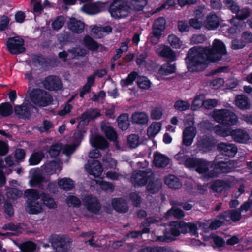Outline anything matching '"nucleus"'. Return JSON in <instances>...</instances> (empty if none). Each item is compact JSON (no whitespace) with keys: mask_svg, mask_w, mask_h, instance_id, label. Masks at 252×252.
Wrapping results in <instances>:
<instances>
[{"mask_svg":"<svg viewBox=\"0 0 252 252\" xmlns=\"http://www.w3.org/2000/svg\"><path fill=\"white\" fill-rule=\"evenodd\" d=\"M209 54L206 47L202 49L194 47L190 49L186 58L187 67L191 72L202 71L206 67V63L209 62Z\"/></svg>","mask_w":252,"mask_h":252,"instance_id":"obj_1","label":"nucleus"},{"mask_svg":"<svg viewBox=\"0 0 252 252\" xmlns=\"http://www.w3.org/2000/svg\"><path fill=\"white\" fill-rule=\"evenodd\" d=\"M26 95L33 103L39 107L49 106L53 100L48 92L39 88L32 89L31 86L28 87Z\"/></svg>","mask_w":252,"mask_h":252,"instance_id":"obj_2","label":"nucleus"},{"mask_svg":"<svg viewBox=\"0 0 252 252\" xmlns=\"http://www.w3.org/2000/svg\"><path fill=\"white\" fill-rule=\"evenodd\" d=\"M25 196L27 198L25 210L30 214H38L44 211L42 202L39 193L34 189H28L24 192Z\"/></svg>","mask_w":252,"mask_h":252,"instance_id":"obj_3","label":"nucleus"},{"mask_svg":"<svg viewBox=\"0 0 252 252\" xmlns=\"http://www.w3.org/2000/svg\"><path fill=\"white\" fill-rule=\"evenodd\" d=\"M208 51L209 62L214 63L222 59V56L227 55V52L224 44L219 39H215L213 42L212 48L206 47Z\"/></svg>","mask_w":252,"mask_h":252,"instance_id":"obj_4","label":"nucleus"},{"mask_svg":"<svg viewBox=\"0 0 252 252\" xmlns=\"http://www.w3.org/2000/svg\"><path fill=\"white\" fill-rule=\"evenodd\" d=\"M212 117L218 123L229 126L236 125L238 117L233 112L227 109H216L212 113Z\"/></svg>","mask_w":252,"mask_h":252,"instance_id":"obj_5","label":"nucleus"},{"mask_svg":"<svg viewBox=\"0 0 252 252\" xmlns=\"http://www.w3.org/2000/svg\"><path fill=\"white\" fill-rule=\"evenodd\" d=\"M49 241L57 252H68L72 243L71 239L64 235H53L50 237Z\"/></svg>","mask_w":252,"mask_h":252,"instance_id":"obj_6","label":"nucleus"},{"mask_svg":"<svg viewBox=\"0 0 252 252\" xmlns=\"http://www.w3.org/2000/svg\"><path fill=\"white\" fill-rule=\"evenodd\" d=\"M154 179V174L150 169L145 170H136L132 173L130 181L135 187L145 186L148 181Z\"/></svg>","mask_w":252,"mask_h":252,"instance_id":"obj_7","label":"nucleus"},{"mask_svg":"<svg viewBox=\"0 0 252 252\" xmlns=\"http://www.w3.org/2000/svg\"><path fill=\"white\" fill-rule=\"evenodd\" d=\"M109 11L113 17L122 18L126 17L129 15L130 8L125 2L117 0L111 4Z\"/></svg>","mask_w":252,"mask_h":252,"instance_id":"obj_8","label":"nucleus"},{"mask_svg":"<svg viewBox=\"0 0 252 252\" xmlns=\"http://www.w3.org/2000/svg\"><path fill=\"white\" fill-rule=\"evenodd\" d=\"M213 172L216 174L229 173L232 171L235 167V162L229 159H216L213 162Z\"/></svg>","mask_w":252,"mask_h":252,"instance_id":"obj_9","label":"nucleus"},{"mask_svg":"<svg viewBox=\"0 0 252 252\" xmlns=\"http://www.w3.org/2000/svg\"><path fill=\"white\" fill-rule=\"evenodd\" d=\"M8 51L12 54L17 55L24 53L25 51L24 41L20 36L8 38L6 42Z\"/></svg>","mask_w":252,"mask_h":252,"instance_id":"obj_10","label":"nucleus"},{"mask_svg":"<svg viewBox=\"0 0 252 252\" xmlns=\"http://www.w3.org/2000/svg\"><path fill=\"white\" fill-rule=\"evenodd\" d=\"M83 205L89 212L94 214H97L101 207L97 198L91 195L83 198Z\"/></svg>","mask_w":252,"mask_h":252,"instance_id":"obj_11","label":"nucleus"},{"mask_svg":"<svg viewBox=\"0 0 252 252\" xmlns=\"http://www.w3.org/2000/svg\"><path fill=\"white\" fill-rule=\"evenodd\" d=\"M212 166V165L210 162L200 159L196 171L202 174L204 178H213L216 177V174L213 172V169H210Z\"/></svg>","mask_w":252,"mask_h":252,"instance_id":"obj_12","label":"nucleus"},{"mask_svg":"<svg viewBox=\"0 0 252 252\" xmlns=\"http://www.w3.org/2000/svg\"><path fill=\"white\" fill-rule=\"evenodd\" d=\"M196 134L197 129L195 126H186L183 131L182 144L186 146H190Z\"/></svg>","mask_w":252,"mask_h":252,"instance_id":"obj_13","label":"nucleus"},{"mask_svg":"<svg viewBox=\"0 0 252 252\" xmlns=\"http://www.w3.org/2000/svg\"><path fill=\"white\" fill-rule=\"evenodd\" d=\"M43 84L46 89L50 91H58L62 88L61 79L55 76H50L46 78Z\"/></svg>","mask_w":252,"mask_h":252,"instance_id":"obj_14","label":"nucleus"},{"mask_svg":"<svg viewBox=\"0 0 252 252\" xmlns=\"http://www.w3.org/2000/svg\"><path fill=\"white\" fill-rule=\"evenodd\" d=\"M33 106L29 102H24L21 105H17L14 108L16 115L20 118H29L31 115V109Z\"/></svg>","mask_w":252,"mask_h":252,"instance_id":"obj_15","label":"nucleus"},{"mask_svg":"<svg viewBox=\"0 0 252 252\" xmlns=\"http://www.w3.org/2000/svg\"><path fill=\"white\" fill-rule=\"evenodd\" d=\"M85 168L89 174L95 177L100 176L103 171L100 163L96 160L88 161Z\"/></svg>","mask_w":252,"mask_h":252,"instance_id":"obj_16","label":"nucleus"},{"mask_svg":"<svg viewBox=\"0 0 252 252\" xmlns=\"http://www.w3.org/2000/svg\"><path fill=\"white\" fill-rule=\"evenodd\" d=\"M217 149L222 154L227 156L233 157L237 152V148L233 144L221 142L217 145Z\"/></svg>","mask_w":252,"mask_h":252,"instance_id":"obj_17","label":"nucleus"},{"mask_svg":"<svg viewBox=\"0 0 252 252\" xmlns=\"http://www.w3.org/2000/svg\"><path fill=\"white\" fill-rule=\"evenodd\" d=\"M67 26L68 28L74 33L80 34L84 32L85 25L80 20L71 18L67 23Z\"/></svg>","mask_w":252,"mask_h":252,"instance_id":"obj_18","label":"nucleus"},{"mask_svg":"<svg viewBox=\"0 0 252 252\" xmlns=\"http://www.w3.org/2000/svg\"><path fill=\"white\" fill-rule=\"evenodd\" d=\"M131 119L133 124L142 126L148 123L149 116L145 112L136 111L132 114Z\"/></svg>","mask_w":252,"mask_h":252,"instance_id":"obj_19","label":"nucleus"},{"mask_svg":"<svg viewBox=\"0 0 252 252\" xmlns=\"http://www.w3.org/2000/svg\"><path fill=\"white\" fill-rule=\"evenodd\" d=\"M157 53L163 57H165L170 61H174L176 59L175 52L168 46L163 45H159L156 49Z\"/></svg>","mask_w":252,"mask_h":252,"instance_id":"obj_20","label":"nucleus"},{"mask_svg":"<svg viewBox=\"0 0 252 252\" xmlns=\"http://www.w3.org/2000/svg\"><path fill=\"white\" fill-rule=\"evenodd\" d=\"M220 25V21L218 17L214 13H210L208 15L204 21V26L209 30H212L218 28Z\"/></svg>","mask_w":252,"mask_h":252,"instance_id":"obj_21","label":"nucleus"},{"mask_svg":"<svg viewBox=\"0 0 252 252\" xmlns=\"http://www.w3.org/2000/svg\"><path fill=\"white\" fill-rule=\"evenodd\" d=\"M100 115V112L97 109L90 108L82 113L79 119L83 124H88L91 120L97 118Z\"/></svg>","mask_w":252,"mask_h":252,"instance_id":"obj_22","label":"nucleus"},{"mask_svg":"<svg viewBox=\"0 0 252 252\" xmlns=\"http://www.w3.org/2000/svg\"><path fill=\"white\" fill-rule=\"evenodd\" d=\"M206 225L205 223H200L198 222H196L195 223H186L183 221V228L186 230L185 233L189 232L193 235H197L198 228L201 227L205 228Z\"/></svg>","mask_w":252,"mask_h":252,"instance_id":"obj_23","label":"nucleus"},{"mask_svg":"<svg viewBox=\"0 0 252 252\" xmlns=\"http://www.w3.org/2000/svg\"><path fill=\"white\" fill-rule=\"evenodd\" d=\"M154 156L153 162L156 167H164L169 163V158L164 155L156 152L154 154Z\"/></svg>","mask_w":252,"mask_h":252,"instance_id":"obj_24","label":"nucleus"},{"mask_svg":"<svg viewBox=\"0 0 252 252\" xmlns=\"http://www.w3.org/2000/svg\"><path fill=\"white\" fill-rule=\"evenodd\" d=\"M230 135L235 141L240 143H245L250 139L248 133L242 129L231 130Z\"/></svg>","mask_w":252,"mask_h":252,"instance_id":"obj_25","label":"nucleus"},{"mask_svg":"<svg viewBox=\"0 0 252 252\" xmlns=\"http://www.w3.org/2000/svg\"><path fill=\"white\" fill-rule=\"evenodd\" d=\"M235 104L242 110L248 109L251 106L249 98L244 94L237 95L235 97Z\"/></svg>","mask_w":252,"mask_h":252,"instance_id":"obj_26","label":"nucleus"},{"mask_svg":"<svg viewBox=\"0 0 252 252\" xmlns=\"http://www.w3.org/2000/svg\"><path fill=\"white\" fill-rule=\"evenodd\" d=\"M112 205L117 212L126 213L128 210V207L126 201L121 198H115L112 201Z\"/></svg>","mask_w":252,"mask_h":252,"instance_id":"obj_27","label":"nucleus"},{"mask_svg":"<svg viewBox=\"0 0 252 252\" xmlns=\"http://www.w3.org/2000/svg\"><path fill=\"white\" fill-rule=\"evenodd\" d=\"M211 188L215 192H221L230 188V182L228 181L217 180L212 184Z\"/></svg>","mask_w":252,"mask_h":252,"instance_id":"obj_28","label":"nucleus"},{"mask_svg":"<svg viewBox=\"0 0 252 252\" xmlns=\"http://www.w3.org/2000/svg\"><path fill=\"white\" fill-rule=\"evenodd\" d=\"M171 234L174 236H178L181 233H185V230L183 228V221H174L170 224Z\"/></svg>","mask_w":252,"mask_h":252,"instance_id":"obj_29","label":"nucleus"},{"mask_svg":"<svg viewBox=\"0 0 252 252\" xmlns=\"http://www.w3.org/2000/svg\"><path fill=\"white\" fill-rule=\"evenodd\" d=\"M91 143L93 147L100 149H105L108 146L107 141L104 137L99 135H96L91 138Z\"/></svg>","mask_w":252,"mask_h":252,"instance_id":"obj_30","label":"nucleus"},{"mask_svg":"<svg viewBox=\"0 0 252 252\" xmlns=\"http://www.w3.org/2000/svg\"><path fill=\"white\" fill-rule=\"evenodd\" d=\"M101 130L104 132L108 139L115 140L117 139V134L115 130L111 127L110 124L103 122L101 126Z\"/></svg>","mask_w":252,"mask_h":252,"instance_id":"obj_31","label":"nucleus"},{"mask_svg":"<svg viewBox=\"0 0 252 252\" xmlns=\"http://www.w3.org/2000/svg\"><path fill=\"white\" fill-rule=\"evenodd\" d=\"M164 182L168 187L175 189H179L182 186L179 179L173 175H169L165 177Z\"/></svg>","mask_w":252,"mask_h":252,"instance_id":"obj_32","label":"nucleus"},{"mask_svg":"<svg viewBox=\"0 0 252 252\" xmlns=\"http://www.w3.org/2000/svg\"><path fill=\"white\" fill-rule=\"evenodd\" d=\"M31 174L32 176V178L30 181V183L32 186H36L43 182L45 180L44 178L38 169L31 171Z\"/></svg>","mask_w":252,"mask_h":252,"instance_id":"obj_33","label":"nucleus"},{"mask_svg":"<svg viewBox=\"0 0 252 252\" xmlns=\"http://www.w3.org/2000/svg\"><path fill=\"white\" fill-rule=\"evenodd\" d=\"M146 189L148 192L154 194L158 192L162 187V183L159 179L148 181Z\"/></svg>","mask_w":252,"mask_h":252,"instance_id":"obj_34","label":"nucleus"},{"mask_svg":"<svg viewBox=\"0 0 252 252\" xmlns=\"http://www.w3.org/2000/svg\"><path fill=\"white\" fill-rule=\"evenodd\" d=\"M44 170L49 174L56 173L57 170L61 171L62 167L59 162L52 161L44 165Z\"/></svg>","mask_w":252,"mask_h":252,"instance_id":"obj_35","label":"nucleus"},{"mask_svg":"<svg viewBox=\"0 0 252 252\" xmlns=\"http://www.w3.org/2000/svg\"><path fill=\"white\" fill-rule=\"evenodd\" d=\"M162 125L160 122H153L147 128V135L150 137H155L161 128Z\"/></svg>","mask_w":252,"mask_h":252,"instance_id":"obj_36","label":"nucleus"},{"mask_svg":"<svg viewBox=\"0 0 252 252\" xmlns=\"http://www.w3.org/2000/svg\"><path fill=\"white\" fill-rule=\"evenodd\" d=\"M119 127L123 130H126L129 126V115L127 113L120 115L117 118Z\"/></svg>","mask_w":252,"mask_h":252,"instance_id":"obj_37","label":"nucleus"},{"mask_svg":"<svg viewBox=\"0 0 252 252\" xmlns=\"http://www.w3.org/2000/svg\"><path fill=\"white\" fill-rule=\"evenodd\" d=\"M176 66L175 64L166 63L163 64L158 70V73L161 75H168L176 71Z\"/></svg>","mask_w":252,"mask_h":252,"instance_id":"obj_38","label":"nucleus"},{"mask_svg":"<svg viewBox=\"0 0 252 252\" xmlns=\"http://www.w3.org/2000/svg\"><path fill=\"white\" fill-rule=\"evenodd\" d=\"M213 130L216 134L222 137H226L230 135L231 133V129L230 127L219 125H216L213 127Z\"/></svg>","mask_w":252,"mask_h":252,"instance_id":"obj_39","label":"nucleus"},{"mask_svg":"<svg viewBox=\"0 0 252 252\" xmlns=\"http://www.w3.org/2000/svg\"><path fill=\"white\" fill-rule=\"evenodd\" d=\"M58 184L62 189L66 191L71 190L74 187V182L70 178L60 179L58 180Z\"/></svg>","mask_w":252,"mask_h":252,"instance_id":"obj_40","label":"nucleus"},{"mask_svg":"<svg viewBox=\"0 0 252 252\" xmlns=\"http://www.w3.org/2000/svg\"><path fill=\"white\" fill-rule=\"evenodd\" d=\"M83 41L84 45L91 51H95L99 47H100L101 49H102L104 48L102 45L98 44L89 36H86L84 37Z\"/></svg>","mask_w":252,"mask_h":252,"instance_id":"obj_41","label":"nucleus"},{"mask_svg":"<svg viewBox=\"0 0 252 252\" xmlns=\"http://www.w3.org/2000/svg\"><path fill=\"white\" fill-rule=\"evenodd\" d=\"M40 197H41V201L43 205H45L49 209H56L57 207V205L54 201V199L51 198L49 195L42 193L40 194Z\"/></svg>","mask_w":252,"mask_h":252,"instance_id":"obj_42","label":"nucleus"},{"mask_svg":"<svg viewBox=\"0 0 252 252\" xmlns=\"http://www.w3.org/2000/svg\"><path fill=\"white\" fill-rule=\"evenodd\" d=\"M81 9L83 12L88 14H95L100 12L99 7L94 3L85 4Z\"/></svg>","mask_w":252,"mask_h":252,"instance_id":"obj_43","label":"nucleus"},{"mask_svg":"<svg viewBox=\"0 0 252 252\" xmlns=\"http://www.w3.org/2000/svg\"><path fill=\"white\" fill-rule=\"evenodd\" d=\"M44 158V154L42 151L33 153L30 157L29 161L30 165H35L39 163Z\"/></svg>","mask_w":252,"mask_h":252,"instance_id":"obj_44","label":"nucleus"},{"mask_svg":"<svg viewBox=\"0 0 252 252\" xmlns=\"http://www.w3.org/2000/svg\"><path fill=\"white\" fill-rule=\"evenodd\" d=\"M68 53H69V58L74 59L79 56H84L86 54V50L80 47H76L68 50Z\"/></svg>","mask_w":252,"mask_h":252,"instance_id":"obj_45","label":"nucleus"},{"mask_svg":"<svg viewBox=\"0 0 252 252\" xmlns=\"http://www.w3.org/2000/svg\"><path fill=\"white\" fill-rule=\"evenodd\" d=\"M166 215L167 217L173 216L177 219H181L185 216V213L181 209L173 206L166 212Z\"/></svg>","mask_w":252,"mask_h":252,"instance_id":"obj_46","label":"nucleus"},{"mask_svg":"<svg viewBox=\"0 0 252 252\" xmlns=\"http://www.w3.org/2000/svg\"><path fill=\"white\" fill-rule=\"evenodd\" d=\"M250 15V12L248 8H244L239 9L236 13V17L233 18L231 19V23H233L237 19L245 20Z\"/></svg>","mask_w":252,"mask_h":252,"instance_id":"obj_47","label":"nucleus"},{"mask_svg":"<svg viewBox=\"0 0 252 252\" xmlns=\"http://www.w3.org/2000/svg\"><path fill=\"white\" fill-rule=\"evenodd\" d=\"M36 248V245L32 242L28 241L19 245L22 252H32Z\"/></svg>","mask_w":252,"mask_h":252,"instance_id":"obj_48","label":"nucleus"},{"mask_svg":"<svg viewBox=\"0 0 252 252\" xmlns=\"http://www.w3.org/2000/svg\"><path fill=\"white\" fill-rule=\"evenodd\" d=\"M205 96L203 94L197 95L192 104V109L194 110H197L202 106H203Z\"/></svg>","mask_w":252,"mask_h":252,"instance_id":"obj_49","label":"nucleus"},{"mask_svg":"<svg viewBox=\"0 0 252 252\" xmlns=\"http://www.w3.org/2000/svg\"><path fill=\"white\" fill-rule=\"evenodd\" d=\"M169 44L174 48H180L182 46V41L175 35L171 34L168 37Z\"/></svg>","mask_w":252,"mask_h":252,"instance_id":"obj_50","label":"nucleus"},{"mask_svg":"<svg viewBox=\"0 0 252 252\" xmlns=\"http://www.w3.org/2000/svg\"><path fill=\"white\" fill-rule=\"evenodd\" d=\"M13 108L8 103H5L0 105V114L3 116H7L12 114Z\"/></svg>","mask_w":252,"mask_h":252,"instance_id":"obj_51","label":"nucleus"},{"mask_svg":"<svg viewBox=\"0 0 252 252\" xmlns=\"http://www.w3.org/2000/svg\"><path fill=\"white\" fill-rule=\"evenodd\" d=\"M161 36V32L160 31L153 29V31L149 35L148 39L152 44H156L159 42Z\"/></svg>","mask_w":252,"mask_h":252,"instance_id":"obj_52","label":"nucleus"},{"mask_svg":"<svg viewBox=\"0 0 252 252\" xmlns=\"http://www.w3.org/2000/svg\"><path fill=\"white\" fill-rule=\"evenodd\" d=\"M165 20L163 17H160L156 20L153 25V29L161 31L165 28Z\"/></svg>","mask_w":252,"mask_h":252,"instance_id":"obj_53","label":"nucleus"},{"mask_svg":"<svg viewBox=\"0 0 252 252\" xmlns=\"http://www.w3.org/2000/svg\"><path fill=\"white\" fill-rule=\"evenodd\" d=\"M163 236H155L153 237V240L159 242H169L174 240L170 236L169 232L167 230L163 231Z\"/></svg>","mask_w":252,"mask_h":252,"instance_id":"obj_54","label":"nucleus"},{"mask_svg":"<svg viewBox=\"0 0 252 252\" xmlns=\"http://www.w3.org/2000/svg\"><path fill=\"white\" fill-rule=\"evenodd\" d=\"M169 249L165 247H146L142 249L139 252H167Z\"/></svg>","mask_w":252,"mask_h":252,"instance_id":"obj_55","label":"nucleus"},{"mask_svg":"<svg viewBox=\"0 0 252 252\" xmlns=\"http://www.w3.org/2000/svg\"><path fill=\"white\" fill-rule=\"evenodd\" d=\"M62 149V144L60 143H56L50 147L49 150V153L51 157H56L59 155Z\"/></svg>","mask_w":252,"mask_h":252,"instance_id":"obj_56","label":"nucleus"},{"mask_svg":"<svg viewBox=\"0 0 252 252\" xmlns=\"http://www.w3.org/2000/svg\"><path fill=\"white\" fill-rule=\"evenodd\" d=\"M137 83L138 86L143 89H148L150 86V81L145 77L140 76L137 78Z\"/></svg>","mask_w":252,"mask_h":252,"instance_id":"obj_57","label":"nucleus"},{"mask_svg":"<svg viewBox=\"0 0 252 252\" xmlns=\"http://www.w3.org/2000/svg\"><path fill=\"white\" fill-rule=\"evenodd\" d=\"M163 115V110L160 107L153 108L150 112V117L153 120H159Z\"/></svg>","mask_w":252,"mask_h":252,"instance_id":"obj_58","label":"nucleus"},{"mask_svg":"<svg viewBox=\"0 0 252 252\" xmlns=\"http://www.w3.org/2000/svg\"><path fill=\"white\" fill-rule=\"evenodd\" d=\"M127 143L130 148H135L139 144V137L136 134H131L127 138Z\"/></svg>","mask_w":252,"mask_h":252,"instance_id":"obj_59","label":"nucleus"},{"mask_svg":"<svg viewBox=\"0 0 252 252\" xmlns=\"http://www.w3.org/2000/svg\"><path fill=\"white\" fill-rule=\"evenodd\" d=\"M175 108L179 111H185L189 109L190 104L186 101L178 100L174 105Z\"/></svg>","mask_w":252,"mask_h":252,"instance_id":"obj_60","label":"nucleus"},{"mask_svg":"<svg viewBox=\"0 0 252 252\" xmlns=\"http://www.w3.org/2000/svg\"><path fill=\"white\" fill-rule=\"evenodd\" d=\"M66 202L69 206L74 207H79L81 204V201L74 196H69L66 199Z\"/></svg>","mask_w":252,"mask_h":252,"instance_id":"obj_61","label":"nucleus"},{"mask_svg":"<svg viewBox=\"0 0 252 252\" xmlns=\"http://www.w3.org/2000/svg\"><path fill=\"white\" fill-rule=\"evenodd\" d=\"M64 24V18L63 16H58L52 23V27L55 30L60 29Z\"/></svg>","mask_w":252,"mask_h":252,"instance_id":"obj_62","label":"nucleus"},{"mask_svg":"<svg viewBox=\"0 0 252 252\" xmlns=\"http://www.w3.org/2000/svg\"><path fill=\"white\" fill-rule=\"evenodd\" d=\"M199 160L200 159H198L197 158H189L186 160L185 165L189 168H196Z\"/></svg>","mask_w":252,"mask_h":252,"instance_id":"obj_63","label":"nucleus"},{"mask_svg":"<svg viewBox=\"0 0 252 252\" xmlns=\"http://www.w3.org/2000/svg\"><path fill=\"white\" fill-rule=\"evenodd\" d=\"M146 4V0H133L132 1L133 8L138 11L142 10Z\"/></svg>","mask_w":252,"mask_h":252,"instance_id":"obj_64","label":"nucleus"}]
</instances>
